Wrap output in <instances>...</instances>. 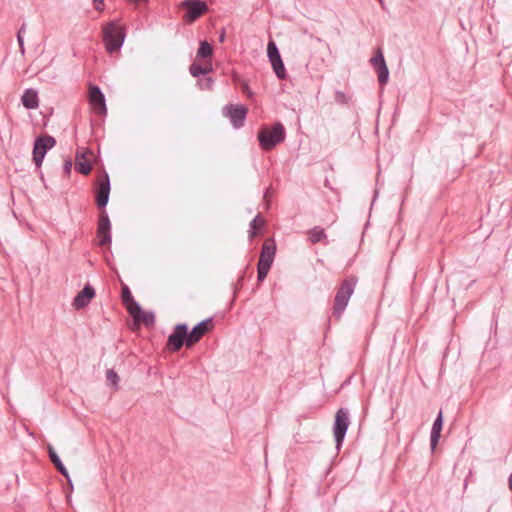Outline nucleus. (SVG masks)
<instances>
[{"label": "nucleus", "instance_id": "412c9836", "mask_svg": "<svg viewBox=\"0 0 512 512\" xmlns=\"http://www.w3.org/2000/svg\"><path fill=\"white\" fill-rule=\"evenodd\" d=\"M308 240L312 244H316L322 241H325L327 239V235L325 233V230L321 228L320 226H315L308 230Z\"/></svg>", "mask_w": 512, "mask_h": 512}, {"label": "nucleus", "instance_id": "ea45409f", "mask_svg": "<svg viewBox=\"0 0 512 512\" xmlns=\"http://www.w3.org/2000/svg\"><path fill=\"white\" fill-rule=\"evenodd\" d=\"M508 485H509L510 490L512 491V473L509 476Z\"/></svg>", "mask_w": 512, "mask_h": 512}, {"label": "nucleus", "instance_id": "0eeeda50", "mask_svg": "<svg viewBox=\"0 0 512 512\" xmlns=\"http://www.w3.org/2000/svg\"><path fill=\"white\" fill-rule=\"evenodd\" d=\"M247 112L248 110L243 104H228L222 109L223 116L229 118L232 126L236 129L244 126Z\"/></svg>", "mask_w": 512, "mask_h": 512}, {"label": "nucleus", "instance_id": "6ab92c4d", "mask_svg": "<svg viewBox=\"0 0 512 512\" xmlns=\"http://www.w3.org/2000/svg\"><path fill=\"white\" fill-rule=\"evenodd\" d=\"M22 104L26 109H36L39 106L37 91L33 89L25 90L21 98Z\"/></svg>", "mask_w": 512, "mask_h": 512}, {"label": "nucleus", "instance_id": "f257e3e1", "mask_svg": "<svg viewBox=\"0 0 512 512\" xmlns=\"http://www.w3.org/2000/svg\"><path fill=\"white\" fill-rule=\"evenodd\" d=\"M357 282L358 278L356 276H349L346 277L337 288L332 307V317L336 320H340L344 313L349 300L354 293Z\"/></svg>", "mask_w": 512, "mask_h": 512}, {"label": "nucleus", "instance_id": "58836bf2", "mask_svg": "<svg viewBox=\"0 0 512 512\" xmlns=\"http://www.w3.org/2000/svg\"><path fill=\"white\" fill-rule=\"evenodd\" d=\"M86 154H87L86 151H80V160H87Z\"/></svg>", "mask_w": 512, "mask_h": 512}, {"label": "nucleus", "instance_id": "cd10ccee", "mask_svg": "<svg viewBox=\"0 0 512 512\" xmlns=\"http://www.w3.org/2000/svg\"><path fill=\"white\" fill-rule=\"evenodd\" d=\"M98 225L99 226H111V222H110L109 216H108V214H107V212L105 210H103L100 213Z\"/></svg>", "mask_w": 512, "mask_h": 512}, {"label": "nucleus", "instance_id": "6e6552de", "mask_svg": "<svg viewBox=\"0 0 512 512\" xmlns=\"http://www.w3.org/2000/svg\"><path fill=\"white\" fill-rule=\"evenodd\" d=\"M181 6L186 9L183 20L188 24L195 22L208 10L206 2L201 0H184Z\"/></svg>", "mask_w": 512, "mask_h": 512}, {"label": "nucleus", "instance_id": "ddd939ff", "mask_svg": "<svg viewBox=\"0 0 512 512\" xmlns=\"http://www.w3.org/2000/svg\"><path fill=\"white\" fill-rule=\"evenodd\" d=\"M129 314L136 325L143 324L150 327L155 324V314L152 311H144L140 304H133Z\"/></svg>", "mask_w": 512, "mask_h": 512}, {"label": "nucleus", "instance_id": "dca6fc26", "mask_svg": "<svg viewBox=\"0 0 512 512\" xmlns=\"http://www.w3.org/2000/svg\"><path fill=\"white\" fill-rule=\"evenodd\" d=\"M276 253V244L273 239H267L261 249L259 264H266L268 266H272L274 257Z\"/></svg>", "mask_w": 512, "mask_h": 512}, {"label": "nucleus", "instance_id": "1a4fd4ad", "mask_svg": "<svg viewBox=\"0 0 512 512\" xmlns=\"http://www.w3.org/2000/svg\"><path fill=\"white\" fill-rule=\"evenodd\" d=\"M267 55L277 78L280 80H285L287 78V72L282 61L279 49L273 40L268 42Z\"/></svg>", "mask_w": 512, "mask_h": 512}, {"label": "nucleus", "instance_id": "9b49d317", "mask_svg": "<svg viewBox=\"0 0 512 512\" xmlns=\"http://www.w3.org/2000/svg\"><path fill=\"white\" fill-rule=\"evenodd\" d=\"M212 327L213 319L211 317L196 324L190 332L188 331L187 348H191L198 343L201 338L212 329Z\"/></svg>", "mask_w": 512, "mask_h": 512}, {"label": "nucleus", "instance_id": "4c0bfd02", "mask_svg": "<svg viewBox=\"0 0 512 512\" xmlns=\"http://www.w3.org/2000/svg\"><path fill=\"white\" fill-rule=\"evenodd\" d=\"M243 91H244L245 93H247L249 96H251V95H252V93H251V92H250V90H249V87H248V84H247V83H245V84L243 85Z\"/></svg>", "mask_w": 512, "mask_h": 512}, {"label": "nucleus", "instance_id": "4468645a", "mask_svg": "<svg viewBox=\"0 0 512 512\" xmlns=\"http://www.w3.org/2000/svg\"><path fill=\"white\" fill-rule=\"evenodd\" d=\"M89 102L93 109L99 114H105L107 111L105 97L101 89L96 85L89 87Z\"/></svg>", "mask_w": 512, "mask_h": 512}, {"label": "nucleus", "instance_id": "b1692460", "mask_svg": "<svg viewBox=\"0 0 512 512\" xmlns=\"http://www.w3.org/2000/svg\"><path fill=\"white\" fill-rule=\"evenodd\" d=\"M212 65L211 64H208L206 66H202L198 63H192L190 66H189V72L190 74L193 76V77H199L201 75H206L208 74L209 72L212 71Z\"/></svg>", "mask_w": 512, "mask_h": 512}, {"label": "nucleus", "instance_id": "4be33fe9", "mask_svg": "<svg viewBox=\"0 0 512 512\" xmlns=\"http://www.w3.org/2000/svg\"><path fill=\"white\" fill-rule=\"evenodd\" d=\"M75 169L82 175H88L92 170L89 160H80V151L78 150L75 157Z\"/></svg>", "mask_w": 512, "mask_h": 512}, {"label": "nucleus", "instance_id": "c9c22d12", "mask_svg": "<svg viewBox=\"0 0 512 512\" xmlns=\"http://www.w3.org/2000/svg\"><path fill=\"white\" fill-rule=\"evenodd\" d=\"M26 28H27V24L24 22L22 23V25L20 26L18 32H17V35H22L24 36L25 32H26Z\"/></svg>", "mask_w": 512, "mask_h": 512}, {"label": "nucleus", "instance_id": "2eb2a0df", "mask_svg": "<svg viewBox=\"0 0 512 512\" xmlns=\"http://www.w3.org/2000/svg\"><path fill=\"white\" fill-rule=\"evenodd\" d=\"M94 296L95 289L90 284H86L83 289L75 296L73 300L74 308L77 310L84 309L89 305Z\"/></svg>", "mask_w": 512, "mask_h": 512}, {"label": "nucleus", "instance_id": "a878e982", "mask_svg": "<svg viewBox=\"0 0 512 512\" xmlns=\"http://www.w3.org/2000/svg\"><path fill=\"white\" fill-rule=\"evenodd\" d=\"M214 85V80L210 76H204L198 80V86L202 90H212Z\"/></svg>", "mask_w": 512, "mask_h": 512}, {"label": "nucleus", "instance_id": "f8f14e48", "mask_svg": "<svg viewBox=\"0 0 512 512\" xmlns=\"http://www.w3.org/2000/svg\"><path fill=\"white\" fill-rule=\"evenodd\" d=\"M370 62L377 71L378 82L381 85H385L389 79V69L386 65L384 55L380 49L376 51V54L371 58Z\"/></svg>", "mask_w": 512, "mask_h": 512}, {"label": "nucleus", "instance_id": "20e7f679", "mask_svg": "<svg viewBox=\"0 0 512 512\" xmlns=\"http://www.w3.org/2000/svg\"><path fill=\"white\" fill-rule=\"evenodd\" d=\"M349 411L346 408H339L335 415L333 434L336 442V449L340 450L349 427Z\"/></svg>", "mask_w": 512, "mask_h": 512}, {"label": "nucleus", "instance_id": "e433bc0d", "mask_svg": "<svg viewBox=\"0 0 512 512\" xmlns=\"http://www.w3.org/2000/svg\"><path fill=\"white\" fill-rule=\"evenodd\" d=\"M225 29H222L220 35H219V42L223 43L225 41Z\"/></svg>", "mask_w": 512, "mask_h": 512}, {"label": "nucleus", "instance_id": "72a5a7b5", "mask_svg": "<svg viewBox=\"0 0 512 512\" xmlns=\"http://www.w3.org/2000/svg\"><path fill=\"white\" fill-rule=\"evenodd\" d=\"M72 161L70 159L66 160L64 163V171L68 175L71 172Z\"/></svg>", "mask_w": 512, "mask_h": 512}, {"label": "nucleus", "instance_id": "9d476101", "mask_svg": "<svg viewBox=\"0 0 512 512\" xmlns=\"http://www.w3.org/2000/svg\"><path fill=\"white\" fill-rule=\"evenodd\" d=\"M110 195V178L106 171L103 172V175L96 182L95 187V200L98 208L104 209L109 201Z\"/></svg>", "mask_w": 512, "mask_h": 512}, {"label": "nucleus", "instance_id": "7ed1b4c3", "mask_svg": "<svg viewBox=\"0 0 512 512\" xmlns=\"http://www.w3.org/2000/svg\"><path fill=\"white\" fill-rule=\"evenodd\" d=\"M261 149L269 151L286 138V131L282 123L277 122L271 128L263 125L257 135Z\"/></svg>", "mask_w": 512, "mask_h": 512}, {"label": "nucleus", "instance_id": "f704fd0d", "mask_svg": "<svg viewBox=\"0 0 512 512\" xmlns=\"http://www.w3.org/2000/svg\"><path fill=\"white\" fill-rule=\"evenodd\" d=\"M336 100H337V102H339V103H344V101H345V94H344V93H342V92H337V94H336Z\"/></svg>", "mask_w": 512, "mask_h": 512}, {"label": "nucleus", "instance_id": "5701e85b", "mask_svg": "<svg viewBox=\"0 0 512 512\" xmlns=\"http://www.w3.org/2000/svg\"><path fill=\"white\" fill-rule=\"evenodd\" d=\"M121 299L128 312L132 309L133 304H139L134 300L129 287L126 284H122Z\"/></svg>", "mask_w": 512, "mask_h": 512}, {"label": "nucleus", "instance_id": "a211bd4d", "mask_svg": "<svg viewBox=\"0 0 512 512\" xmlns=\"http://www.w3.org/2000/svg\"><path fill=\"white\" fill-rule=\"evenodd\" d=\"M48 455L57 471L67 479L69 484H71V479L66 467L63 465L61 459L59 458L58 454L51 445L48 446Z\"/></svg>", "mask_w": 512, "mask_h": 512}, {"label": "nucleus", "instance_id": "473e14b6", "mask_svg": "<svg viewBox=\"0 0 512 512\" xmlns=\"http://www.w3.org/2000/svg\"><path fill=\"white\" fill-rule=\"evenodd\" d=\"M248 234L250 240H252L257 235V230L254 227V223L249 224Z\"/></svg>", "mask_w": 512, "mask_h": 512}, {"label": "nucleus", "instance_id": "2f4dec72", "mask_svg": "<svg viewBox=\"0 0 512 512\" xmlns=\"http://www.w3.org/2000/svg\"><path fill=\"white\" fill-rule=\"evenodd\" d=\"M93 6L95 10L97 11H103L104 10V0H93Z\"/></svg>", "mask_w": 512, "mask_h": 512}, {"label": "nucleus", "instance_id": "79ce46f5", "mask_svg": "<svg viewBox=\"0 0 512 512\" xmlns=\"http://www.w3.org/2000/svg\"><path fill=\"white\" fill-rule=\"evenodd\" d=\"M379 1H380V3L382 4V0H379Z\"/></svg>", "mask_w": 512, "mask_h": 512}, {"label": "nucleus", "instance_id": "7c9ffc66", "mask_svg": "<svg viewBox=\"0 0 512 512\" xmlns=\"http://www.w3.org/2000/svg\"><path fill=\"white\" fill-rule=\"evenodd\" d=\"M17 42H18L19 50H20L21 54L24 55V53H25L24 36L17 35Z\"/></svg>", "mask_w": 512, "mask_h": 512}, {"label": "nucleus", "instance_id": "c85d7f7f", "mask_svg": "<svg viewBox=\"0 0 512 512\" xmlns=\"http://www.w3.org/2000/svg\"><path fill=\"white\" fill-rule=\"evenodd\" d=\"M106 378H107L108 382H110V383H112L114 385H116L118 380H119V377H118L117 373L114 370H112V369L107 370Z\"/></svg>", "mask_w": 512, "mask_h": 512}, {"label": "nucleus", "instance_id": "a19ab883", "mask_svg": "<svg viewBox=\"0 0 512 512\" xmlns=\"http://www.w3.org/2000/svg\"><path fill=\"white\" fill-rule=\"evenodd\" d=\"M243 281V276H241L238 280V284L241 285V282Z\"/></svg>", "mask_w": 512, "mask_h": 512}, {"label": "nucleus", "instance_id": "bb28decb", "mask_svg": "<svg viewBox=\"0 0 512 512\" xmlns=\"http://www.w3.org/2000/svg\"><path fill=\"white\" fill-rule=\"evenodd\" d=\"M271 266H268L266 264H259L257 265V279L259 282H262L267 277V274L270 270Z\"/></svg>", "mask_w": 512, "mask_h": 512}, {"label": "nucleus", "instance_id": "aec40b11", "mask_svg": "<svg viewBox=\"0 0 512 512\" xmlns=\"http://www.w3.org/2000/svg\"><path fill=\"white\" fill-rule=\"evenodd\" d=\"M98 244L108 246L111 244V226H99L97 228Z\"/></svg>", "mask_w": 512, "mask_h": 512}, {"label": "nucleus", "instance_id": "f03ea898", "mask_svg": "<svg viewBox=\"0 0 512 512\" xmlns=\"http://www.w3.org/2000/svg\"><path fill=\"white\" fill-rule=\"evenodd\" d=\"M103 42L108 53L117 52L123 46L126 37V28L118 21H110L103 26Z\"/></svg>", "mask_w": 512, "mask_h": 512}, {"label": "nucleus", "instance_id": "f3484780", "mask_svg": "<svg viewBox=\"0 0 512 512\" xmlns=\"http://www.w3.org/2000/svg\"><path fill=\"white\" fill-rule=\"evenodd\" d=\"M442 427H443V413H442V410H440L436 419L433 422L431 434H430V446H431L432 451L435 450V448L438 444V441H439V438L441 435V431H442Z\"/></svg>", "mask_w": 512, "mask_h": 512}, {"label": "nucleus", "instance_id": "c756f323", "mask_svg": "<svg viewBox=\"0 0 512 512\" xmlns=\"http://www.w3.org/2000/svg\"><path fill=\"white\" fill-rule=\"evenodd\" d=\"M250 223H254L255 229L258 230L264 226L265 221L262 218L261 214H257L256 217Z\"/></svg>", "mask_w": 512, "mask_h": 512}, {"label": "nucleus", "instance_id": "393cba45", "mask_svg": "<svg viewBox=\"0 0 512 512\" xmlns=\"http://www.w3.org/2000/svg\"><path fill=\"white\" fill-rule=\"evenodd\" d=\"M213 55V48L207 41H201L197 50V58L206 59Z\"/></svg>", "mask_w": 512, "mask_h": 512}, {"label": "nucleus", "instance_id": "423d86ee", "mask_svg": "<svg viewBox=\"0 0 512 512\" xmlns=\"http://www.w3.org/2000/svg\"><path fill=\"white\" fill-rule=\"evenodd\" d=\"M188 343V325L179 323L175 325L173 332L168 336L167 347L173 352L181 350Z\"/></svg>", "mask_w": 512, "mask_h": 512}, {"label": "nucleus", "instance_id": "39448f33", "mask_svg": "<svg viewBox=\"0 0 512 512\" xmlns=\"http://www.w3.org/2000/svg\"><path fill=\"white\" fill-rule=\"evenodd\" d=\"M55 144V138L50 135H43L36 138L33 146V161L37 168L41 167L47 151L53 148Z\"/></svg>", "mask_w": 512, "mask_h": 512}]
</instances>
